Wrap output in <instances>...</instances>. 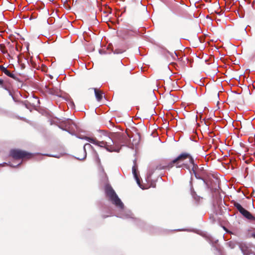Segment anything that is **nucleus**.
<instances>
[{"label":"nucleus","instance_id":"nucleus-15","mask_svg":"<svg viewBox=\"0 0 255 255\" xmlns=\"http://www.w3.org/2000/svg\"><path fill=\"white\" fill-rule=\"evenodd\" d=\"M229 246L231 247V248H234V243H229Z\"/></svg>","mask_w":255,"mask_h":255},{"label":"nucleus","instance_id":"nucleus-1","mask_svg":"<svg viewBox=\"0 0 255 255\" xmlns=\"http://www.w3.org/2000/svg\"><path fill=\"white\" fill-rule=\"evenodd\" d=\"M87 141L97 146L105 148L110 152H119L121 143L123 137L121 133H114L110 136H105L102 141H98L95 138L84 136L81 137Z\"/></svg>","mask_w":255,"mask_h":255},{"label":"nucleus","instance_id":"nucleus-12","mask_svg":"<svg viewBox=\"0 0 255 255\" xmlns=\"http://www.w3.org/2000/svg\"><path fill=\"white\" fill-rule=\"evenodd\" d=\"M118 217L120 218H128V217H131V213L130 212H128V214H127L126 215H121L118 216Z\"/></svg>","mask_w":255,"mask_h":255},{"label":"nucleus","instance_id":"nucleus-17","mask_svg":"<svg viewBox=\"0 0 255 255\" xmlns=\"http://www.w3.org/2000/svg\"><path fill=\"white\" fill-rule=\"evenodd\" d=\"M3 84V80L0 79V85H1Z\"/></svg>","mask_w":255,"mask_h":255},{"label":"nucleus","instance_id":"nucleus-18","mask_svg":"<svg viewBox=\"0 0 255 255\" xmlns=\"http://www.w3.org/2000/svg\"><path fill=\"white\" fill-rule=\"evenodd\" d=\"M252 236L253 237L255 238V234H253Z\"/></svg>","mask_w":255,"mask_h":255},{"label":"nucleus","instance_id":"nucleus-10","mask_svg":"<svg viewBox=\"0 0 255 255\" xmlns=\"http://www.w3.org/2000/svg\"><path fill=\"white\" fill-rule=\"evenodd\" d=\"M132 173L134 175V178H135L136 180V182L137 183V184L138 185H139V179L138 178V177H137V174L136 173V169H135V168L134 166H133L132 167Z\"/></svg>","mask_w":255,"mask_h":255},{"label":"nucleus","instance_id":"nucleus-4","mask_svg":"<svg viewBox=\"0 0 255 255\" xmlns=\"http://www.w3.org/2000/svg\"><path fill=\"white\" fill-rule=\"evenodd\" d=\"M10 155L14 159H28L32 157L31 153H28L24 151L18 150V149H13L10 151Z\"/></svg>","mask_w":255,"mask_h":255},{"label":"nucleus","instance_id":"nucleus-7","mask_svg":"<svg viewBox=\"0 0 255 255\" xmlns=\"http://www.w3.org/2000/svg\"><path fill=\"white\" fill-rule=\"evenodd\" d=\"M240 248L244 255H249L252 253L251 250L246 244H240Z\"/></svg>","mask_w":255,"mask_h":255},{"label":"nucleus","instance_id":"nucleus-6","mask_svg":"<svg viewBox=\"0 0 255 255\" xmlns=\"http://www.w3.org/2000/svg\"><path fill=\"white\" fill-rule=\"evenodd\" d=\"M59 128L67 131L73 130L76 125L73 122L69 119L62 121L59 126Z\"/></svg>","mask_w":255,"mask_h":255},{"label":"nucleus","instance_id":"nucleus-5","mask_svg":"<svg viewBox=\"0 0 255 255\" xmlns=\"http://www.w3.org/2000/svg\"><path fill=\"white\" fill-rule=\"evenodd\" d=\"M234 206L238 210V211L247 219L250 221L255 220V217L250 212L244 208L239 203H235Z\"/></svg>","mask_w":255,"mask_h":255},{"label":"nucleus","instance_id":"nucleus-14","mask_svg":"<svg viewBox=\"0 0 255 255\" xmlns=\"http://www.w3.org/2000/svg\"><path fill=\"white\" fill-rule=\"evenodd\" d=\"M4 69H6V68L4 67L3 66H0V69L1 70L2 72H4Z\"/></svg>","mask_w":255,"mask_h":255},{"label":"nucleus","instance_id":"nucleus-13","mask_svg":"<svg viewBox=\"0 0 255 255\" xmlns=\"http://www.w3.org/2000/svg\"><path fill=\"white\" fill-rule=\"evenodd\" d=\"M21 162L17 164H11L10 165V166H12V167H16L18 165H19V164H20Z\"/></svg>","mask_w":255,"mask_h":255},{"label":"nucleus","instance_id":"nucleus-3","mask_svg":"<svg viewBox=\"0 0 255 255\" xmlns=\"http://www.w3.org/2000/svg\"><path fill=\"white\" fill-rule=\"evenodd\" d=\"M105 192L107 196L114 204L120 209H124V205L123 203L118 197L117 195L111 186L109 185H106L105 187Z\"/></svg>","mask_w":255,"mask_h":255},{"label":"nucleus","instance_id":"nucleus-8","mask_svg":"<svg viewBox=\"0 0 255 255\" xmlns=\"http://www.w3.org/2000/svg\"><path fill=\"white\" fill-rule=\"evenodd\" d=\"M92 147L91 145L89 143H86L84 146L83 151V155L81 157H78L77 159L79 160H82L84 158H85L86 156V148H91Z\"/></svg>","mask_w":255,"mask_h":255},{"label":"nucleus","instance_id":"nucleus-2","mask_svg":"<svg viewBox=\"0 0 255 255\" xmlns=\"http://www.w3.org/2000/svg\"><path fill=\"white\" fill-rule=\"evenodd\" d=\"M174 166L176 167H185L189 169L192 166L194 168L195 164L192 156L188 153H183L179 155L169 163L159 167V169H169Z\"/></svg>","mask_w":255,"mask_h":255},{"label":"nucleus","instance_id":"nucleus-11","mask_svg":"<svg viewBox=\"0 0 255 255\" xmlns=\"http://www.w3.org/2000/svg\"><path fill=\"white\" fill-rule=\"evenodd\" d=\"M5 75H6L7 76L14 78L15 76L13 74L11 73L7 69H4V72Z\"/></svg>","mask_w":255,"mask_h":255},{"label":"nucleus","instance_id":"nucleus-16","mask_svg":"<svg viewBox=\"0 0 255 255\" xmlns=\"http://www.w3.org/2000/svg\"><path fill=\"white\" fill-rule=\"evenodd\" d=\"M122 52H123V51H118L117 50H116L115 52V53H118H118H122Z\"/></svg>","mask_w":255,"mask_h":255},{"label":"nucleus","instance_id":"nucleus-9","mask_svg":"<svg viewBox=\"0 0 255 255\" xmlns=\"http://www.w3.org/2000/svg\"><path fill=\"white\" fill-rule=\"evenodd\" d=\"M94 89L96 99L98 101H100L103 98V93L101 91L98 90L96 88H94Z\"/></svg>","mask_w":255,"mask_h":255}]
</instances>
